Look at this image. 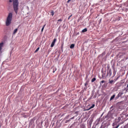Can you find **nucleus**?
Here are the masks:
<instances>
[{
  "instance_id": "nucleus-4",
  "label": "nucleus",
  "mask_w": 128,
  "mask_h": 128,
  "mask_svg": "<svg viewBox=\"0 0 128 128\" xmlns=\"http://www.w3.org/2000/svg\"><path fill=\"white\" fill-rule=\"evenodd\" d=\"M56 42V38H54L51 44V45H50L51 48H54V46Z\"/></svg>"
},
{
  "instance_id": "nucleus-18",
  "label": "nucleus",
  "mask_w": 128,
  "mask_h": 128,
  "mask_svg": "<svg viewBox=\"0 0 128 128\" xmlns=\"http://www.w3.org/2000/svg\"><path fill=\"white\" fill-rule=\"evenodd\" d=\"M72 14H71L68 18V20H70V18H72Z\"/></svg>"
},
{
  "instance_id": "nucleus-5",
  "label": "nucleus",
  "mask_w": 128,
  "mask_h": 128,
  "mask_svg": "<svg viewBox=\"0 0 128 128\" xmlns=\"http://www.w3.org/2000/svg\"><path fill=\"white\" fill-rule=\"evenodd\" d=\"M2 46H4V42L0 43V52L2 50Z\"/></svg>"
},
{
  "instance_id": "nucleus-15",
  "label": "nucleus",
  "mask_w": 128,
  "mask_h": 128,
  "mask_svg": "<svg viewBox=\"0 0 128 128\" xmlns=\"http://www.w3.org/2000/svg\"><path fill=\"white\" fill-rule=\"evenodd\" d=\"M96 78H94L92 80V82H95V80H96Z\"/></svg>"
},
{
  "instance_id": "nucleus-21",
  "label": "nucleus",
  "mask_w": 128,
  "mask_h": 128,
  "mask_svg": "<svg viewBox=\"0 0 128 128\" xmlns=\"http://www.w3.org/2000/svg\"><path fill=\"white\" fill-rule=\"evenodd\" d=\"M58 22H62V19H59L58 20Z\"/></svg>"
},
{
  "instance_id": "nucleus-30",
  "label": "nucleus",
  "mask_w": 128,
  "mask_h": 128,
  "mask_svg": "<svg viewBox=\"0 0 128 128\" xmlns=\"http://www.w3.org/2000/svg\"><path fill=\"white\" fill-rule=\"evenodd\" d=\"M100 128H102V126H101Z\"/></svg>"
},
{
  "instance_id": "nucleus-10",
  "label": "nucleus",
  "mask_w": 128,
  "mask_h": 128,
  "mask_svg": "<svg viewBox=\"0 0 128 128\" xmlns=\"http://www.w3.org/2000/svg\"><path fill=\"white\" fill-rule=\"evenodd\" d=\"M74 48V44H72L70 46V48Z\"/></svg>"
},
{
  "instance_id": "nucleus-1",
  "label": "nucleus",
  "mask_w": 128,
  "mask_h": 128,
  "mask_svg": "<svg viewBox=\"0 0 128 128\" xmlns=\"http://www.w3.org/2000/svg\"><path fill=\"white\" fill-rule=\"evenodd\" d=\"M14 12L16 14H18V0H10V2H12Z\"/></svg>"
},
{
  "instance_id": "nucleus-20",
  "label": "nucleus",
  "mask_w": 128,
  "mask_h": 128,
  "mask_svg": "<svg viewBox=\"0 0 128 128\" xmlns=\"http://www.w3.org/2000/svg\"><path fill=\"white\" fill-rule=\"evenodd\" d=\"M120 120V118H118V122H119Z\"/></svg>"
},
{
  "instance_id": "nucleus-24",
  "label": "nucleus",
  "mask_w": 128,
  "mask_h": 128,
  "mask_svg": "<svg viewBox=\"0 0 128 128\" xmlns=\"http://www.w3.org/2000/svg\"><path fill=\"white\" fill-rule=\"evenodd\" d=\"M72 0H68V1H67V2L68 3V2H70Z\"/></svg>"
},
{
  "instance_id": "nucleus-2",
  "label": "nucleus",
  "mask_w": 128,
  "mask_h": 128,
  "mask_svg": "<svg viewBox=\"0 0 128 128\" xmlns=\"http://www.w3.org/2000/svg\"><path fill=\"white\" fill-rule=\"evenodd\" d=\"M12 13L10 12L6 18V26H8L12 24Z\"/></svg>"
},
{
  "instance_id": "nucleus-11",
  "label": "nucleus",
  "mask_w": 128,
  "mask_h": 128,
  "mask_svg": "<svg viewBox=\"0 0 128 128\" xmlns=\"http://www.w3.org/2000/svg\"><path fill=\"white\" fill-rule=\"evenodd\" d=\"M96 106V105L94 104H93L90 108V110H91V108H94Z\"/></svg>"
},
{
  "instance_id": "nucleus-19",
  "label": "nucleus",
  "mask_w": 128,
  "mask_h": 128,
  "mask_svg": "<svg viewBox=\"0 0 128 128\" xmlns=\"http://www.w3.org/2000/svg\"><path fill=\"white\" fill-rule=\"evenodd\" d=\"M109 74H110V76H112V70H110L109 71Z\"/></svg>"
},
{
  "instance_id": "nucleus-27",
  "label": "nucleus",
  "mask_w": 128,
  "mask_h": 128,
  "mask_svg": "<svg viewBox=\"0 0 128 128\" xmlns=\"http://www.w3.org/2000/svg\"><path fill=\"white\" fill-rule=\"evenodd\" d=\"M108 68H110V67H108Z\"/></svg>"
},
{
  "instance_id": "nucleus-13",
  "label": "nucleus",
  "mask_w": 128,
  "mask_h": 128,
  "mask_svg": "<svg viewBox=\"0 0 128 128\" xmlns=\"http://www.w3.org/2000/svg\"><path fill=\"white\" fill-rule=\"evenodd\" d=\"M45 26H46V24H44V25L42 26V30H41L42 32H44V30Z\"/></svg>"
},
{
  "instance_id": "nucleus-9",
  "label": "nucleus",
  "mask_w": 128,
  "mask_h": 128,
  "mask_svg": "<svg viewBox=\"0 0 128 128\" xmlns=\"http://www.w3.org/2000/svg\"><path fill=\"white\" fill-rule=\"evenodd\" d=\"M118 124L116 123V122H114L112 124V126H113V128H115L116 126Z\"/></svg>"
},
{
  "instance_id": "nucleus-16",
  "label": "nucleus",
  "mask_w": 128,
  "mask_h": 128,
  "mask_svg": "<svg viewBox=\"0 0 128 128\" xmlns=\"http://www.w3.org/2000/svg\"><path fill=\"white\" fill-rule=\"evenodd\" d=\"M113 82H114V80H111L109 81V83L110 84H112Z\"/></svg>"
},
{
  "instance_id": "nucleus-12",
  "label": "nucleus",
  "mask_w": 128,
  "mask_h": 128,
  "mask_svg": "<svg viewBox=\"0 0 128 128\" xmlns=\"http://www.w3.org/2000/svg\"><path fill=\"white\" fill-rule=\"evenodd\" d=\"M51 14H52V16H54V10H51Z\"/></svg>"
},
{
  "instance_id": "nucleus-8",
  "label": "nucleus",
  "mask_w": 128,
  "mask_h": 128,
  "mask_svg": "<svg viewBox=\"0 0 128 128\" xmlns=\"http://www.w3.org/2000/svg\"><path fill=\"white\" fill-rule=\"evenodd\" d=\"M88 32V28H85L82 30V32Z\"/></svg>"
},
{
  "instance_id": "nucleus-6",
  "label": "nucleus",
  "mask_w": 128,
  "mask_h": 128,
  "mask_svg": "<svg viewBox=\"0 0 128 128\" xmlns=\"http://www.w3.org/2000/svg\"><path fill=\"white\" fill-rule=\"evenodd\" d=\"M18 28H16L14 31H13V32H12V35H14L16 34L18 32Z\"/></svg>"
},
{
  "instance_id": "nucleus-17",
  "label": "nucleus",
  "mask_w": 128,
  "mask_h": 128,
  "mask_svg": "<svg viewBox=\"0 0 128 128\" xmlns=\"http://www.w3.org/2000/svg\"><path fill=\"white\" fill-rule=\"evenodd\" d=\"M118 78H120V76L117 77V78L116 79H114V80H115V82H116V80H118Z\"/></svg>"
},
{
  "instance_id": "nucleus-25",
  "label": "nucleus",
  "mask_w": 128,
  "mask_h": 128,
  "mask_svg": "<svg viewBox=\"0 0 128 128\" xmlns=\"http://www.w3.org/2000/svg\"><path fill=\"white\" fill-rule=\"evenodd\" d=\"M71 120H74V118H71Z\"/></svg>"
},
{
  "instance_id": "nucleus-28",
  "label": "nucleus",
  "mask_w": 128,
  "mask_h": 128,
  "mask_svg": "<svg viewBox=\"0 0 128 128\" xmlns=\"http://www.w3.org/2000/svg\"><path fill=\"white\" fill-rule=\"evenodd\" d=\"M80 33L79 32H78V34H78Z\"/></svg>"
},
{
  "instance_id": "nucleus-22",
  "label": "nucleus",
  "mask_w": 128,
  "mask_h": 128,
  "mask_svg": "<svg viewBox=\"0 0 128 128\" xmlns=\"http://www.w3.org/2000/svg\"><path fill=\"white\" fill-rule=\"evenodd\" d=\"M101 82H102V84H104V80H102V81H101Z\"/></svg>"
},
{
  "instance_id": "nucleus-23",
  "label": "nucleus",
  "mask_w": 128,
  "mask_h": 128,
  "mask_svg": "<svg viewBox=\"0 0 128 128\" xmlns=\"http://www.w3.org/2000/svg\"><path fill=\"white\" fill-rule=\"evenodd\" d=\"M120 94L122 95V92H119L118 96L120 95Z\"/></svg>"
},
{
  "instance_id": "nucleus-14",
  "label": "nucleus",
  "mask_w": 128,
  "mask_h": 128,
  "mask_svg": "<svg viewBox=\"0 0 128 128\" xmlns=\"http://www.w3.org/2000/svg\"><path fill=\"white\" fill-rule=\"evenodd\" d=\"M38 50H40V47L36 48V50L34 51V53L36 54V52H38Z\"/></svg>"
},
{
  "instance_id": "nucleus-26",
  "label": "nucleus",
  "mask_w": 128,
  "mask_h": 128,
  "mask_svg": "<svg viewBox=\"0 0 128 128\" xmlns=\"http://www.w3.org/2000/svg\"><path fill=\"white\" fill-rule=\"evenodd\" d=\"M52 72H53V73H54V71Z\"/></svg>"
},
{
  "instance_id": "nucleus-29",
  "label": "nucleus",
  "mask_w": 128,
  "mask_h": 128,
  "mask_svg": "<svg viewBox=\"0 0 128 128\" xmlns=\"http://www.w3.org/2000/svg\"><path fill=\"white\" fill-rule=\"evenodd\" d=\"M85 86H86V83Z\"/></svg>"
},
{
  "instance_id": "nucleus-3",
  "label": "nucleus",
  "mask_w": 128,
  "mask_h": 128,
  "mask_svg": "<svg viewBox=\"0 0 128 128\" xmlns=\"http://www.w3.org/2000/svg\"><path fill=\"white\" fill-rule=\"evenodd\" d=\"M107 118H114V113L109 112L107 115Z\"/></svg>"
},
{
  "instance_id": "nucleus-7",
  "label": "nucleus",
  "mask_w": 128,
  "mask_h": 128,
  "mask_svg": "<svg viewBox=\"0 0 128 128\" xmlns=\"http://www.w3.org/2000/svg\"><path fill=\"white\" fill-rule=\"evenodd\" d=\"M115 96H116V95L114 94L112 95L110 98V100H112L114 98Z\"/></svg>"
}]
</instances>
